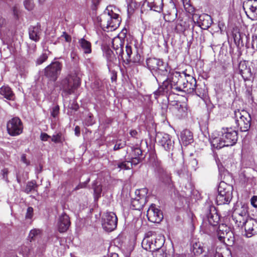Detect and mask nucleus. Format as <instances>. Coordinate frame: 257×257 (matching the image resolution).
<instances>
[{
	"label": "nucleus",
	"instance_id": "nucleus-1",
	"mask_svg": "<svg viewBox=\"0 0 257 257\" xmlns=\"http://www.w3.org/2000/svg\"><path fill=\"white\" fill-rule=\"evenodd\" d=\"M188 75L184 71L182 73L173 72L168 78L163 81L162 86L154 92L155 98L157 99L159 95L165 92L167 93L171 89L178 92L182 91L184 88L185 81Z\"/></svg>",
	"mask_w": 257,
	"mask_h": 257
},
{
	"label": "nucleus",
	"instance_id": "nucleus-2",
	"mask_svg": "<svg viewBox=\"0 0 257 257\" xmlns=\"http://www.w3.org/2000/svg\"><path fill=\"white\" fill-rule=\"evenodd\" d=\"M120 21L119 15L112 11L111 7H107L96 20L98 25L107 32L115 30L119 26Z\"/></svg>",
	"mask_w": 257,
	"mask_h": 257
},
{
	"label": "nucleus",
	"instance_id": "nucleus-3",
	"mask_svg": "<svg viewBox=\"0 0 257 257\" xmlns=\"http://www.w3.org/2000/svg\"><path fill=\"white\" fill-rule=\"evenodd\" d=\"M146 64L148 69L155 76L158 82L160 76H166L168 74V65L161 59L150 58L147 59Z\"/></svg>",
	"mask_w": 257,
	"mask_h": 257
},
{
	"label": "nucleus",
	"instance_id": "nucleus-4",
	"mask_svg": "<svg viewBox=\"0 0 257 257\" xmlns=\"http://www.w3.org/2000/svg\"><path fill=\"white\" fill-rule=\"evenodd\" d=\"M124 40L120 37H115L112 40V46L113 49L115 51L119 60H128L130 58V55L133 54V51L135 52L136 49L131 44L127 43L125 45V53L123 50Z\"/></svg>",
	"mask_w": 257,
	"mask_h": 257
},
{
	"label": "nucleus",
	"instance_id": "nucleus-5",
	"mask_svg": "<svg viewBox=\"0 0 257 257\" xmlns=\"http://www.w3.org/2000/svg\"><path fill=\"white\" fill-rule=\"evenodd\" d=\"M80 85L78 70H76L70 73L61 82L60 88L67 94L73 93Z\"/></svg>",
	"mask_w": 257,
	"mask_h": 257
},
{
	"label": "nucleus",
	"instance_id": "nucleus-6",
	"mask_svg": "<svg viewBox=\"0 0 257 257\" xmlns=\"http://www.w3.org/2000/svg\"><path fill=\"white\" fill-rule=\"evenodd\" d=\"M233 190L232 185L224 181L221 182L218 187V195L216 198L217 205L229 204L232 198Z\"/></svg>",
	"mask_w": 257,
	"mask_h": 257
},
{
	"label": "nucleus",
	"instance_id": "nucleus-7",
	"mask_svg": "<svg viewBox=\"0 0 257 257\" xmlns=\"http://www.w3.org/2000/svg\"><path fill=\"white\" fill-rule=\"evenodd\" d=\"M234 119L236 126L241 132H246L250 126L251 118L244 110H235L234 112Z\"/></svg>",
	"mask_w": 257,
	"mask_h": 257
},
{
	"label": "nucleus",
	"instance_id": "nucleus-8",
	"mask_svg": "<svg viewBox=\"0 0 257 257\" xmlns=\"http://www.w3.org/2000/svg\"><path fill=\"white\" fill-rule=\"evenodd\" d=\"M117 223V216L112 212H106L102 218V225L103 229L106 231H113L116 228Z\"/></svg>",
	"mask_w": 257,
	"mask_h": 257
},
{
	"label": "nucleus",
	"instance_id": "nucleus-9",
	"mask_svg": "<svg viewBox=\"0 0 257 257\" xmlns=\"http://www.w3.org/2000/svg\"><path fill=\"white\" fill-rule=\"evenodd\" d=\"M7 128L8 133L10 136H18L23 132V123L19 117H15L7 122Z\"/></svg>",
	"mask_w": 257,
	"mask_h": 257
},
{
	"label": "nucleus",
	"instance_id": "nucleus-10",
	"mask_svg": "<svg viewBox=\"0 0 257 257\" xmlns=\"http://www.w3.org/2000/svg\"><path fill=\"white\" fill-rule=\"evenodd\" d=\"M221 136L226 146H232L236 144L237 141V131L231 127L223 128L221 131Z\"/></svg>",
	"mask_w": 257,
	"mask_h": 257
},
{
	"label": "nucleus",
	"instance_id": "nucleus-11",
	"mask_svg": "<svg viewBox=\"0 0 257 257\" xmlns=\"http://www.w3.org/2000/svg\"><path fill=\"white\" fill-rule=\"evenodd\" d=\"M62 66V64L58 61L52 62L45 69L46 76L55 81L61 72Z\"/></svg>",
	"mask_w": 257,
	"mask_h": 257
},
{
	"label": "nucleus",
	"instance_id": "nucleus-12",
	"mask_svg": "<svg viewBox=\"0 0 257 257\" xmlns=\"http://www.w3.org/2000/svg\"><path fill=\"white\" fill-rule=\"evenodd\" d=\"M158 144L166 151L170 152L173 150L174 142L167 134L158 133L156 136Z\"/></svg>",
	"mask_w": 257,
	"mask_h": 257
},
{
	"label": "nucleus",
	"instance_id": "nucleus-13",
	"mask_svg": "<svg viewBox=\"0 0 257 257\" xmlns=\"http://www.w3.org/2000/svg\"><path fill=\"white\" fill-rule=\"evenodd\" d=\"M243 8L247 17L253 20L257 18V0H247L243 3Z\"/></svg>",
	"mask_w": 257,
	"mask_h": 257
},
{
	"label": "nucleus",
	"instance_id": "nucleus-14",
	"mask_svg": "<svg viewBox=\"0 0 257 257\" xmlns=\"http://www.w3.org/2000/svg\"><path fill=\"white\" fill-rule=\"evenodd\" d=\"M147 216L148 220L154 223H159L163 218L162 211L154 204H152L148 209Z\"/></svg>",
	"mask_w": 257,
	"mask_h": 257
},
{
	"label": "nucleus",
	"instance_id": "nucleus-15",
	"mask_svg": "<svg viewBox=\"0 0 257 257\" xmlns=\"http://www.w3.org/2000/svg\"><path fill=\"white\" fill-rule=\"evenodd\" d=\"M210 142L212 147L217 149L227 147L224 139H223V137L221 136V132H215L213 133L210 136Z\"/></svg>",
	"mask_w": 257,
	"mask_h": 257
},
{
	"label": "nucleus",
	"instance_id": "nucleus-16",
	"mask_svg": "<svg viewBox=\"0 0 257 257\" xmlns=\"http://www.w3.org/2000/svg\"><path fill=\"white\" fill-rule=\"evenodd\" d=\"M245 236L250 237L257 234V220L253 218H249L244 226Z\"/></svg>",
	"mask_w": 257,
	"mask_h": 257
},
{
	"label": "nucleus",
	"instance_id": "nucleus-17",
	"mask_svg": "<svg viewBox=\"0 0 257 257\" xmlns=\"http://www.w3.org/2000/svg\"><path fill=\"white\" fill-rule=\"evenodd\" d=\"M232 233L228 227L224 224L220 225L217 231V237L219 240L222 243H225V239H229Z\"/></svg>",
	"mask_w": 257,
	"mask_h": 257
},
{
	"label": "nucleus",
	"instance_id": "nucleus-18",
	"mask_svg": "<svg viewBox=\"0 0 257 257\" xmlns=\"http://www.w3.org/2000/svg\"><path fill=\"white\" fill-rule=\"evenodd\" d=\"M156 166V170L159 174L161 179L164 183L169 184L171 181L170 173L162 166L160 162H157Z\"/></svg>",
	"mask_w": 257,
	"mask_h": 257
},
{
	"label": "nucleus",
	"instance_id": "nucleus-19",
	"mask_svg": "<svg viewBox=\"0 0 257 257\" xmlns=\"http://www.w3.org/2000/svg\"><path fill=\"white\" fill-rule=\"evenodd\" d=\"M186 78V80L185 81L184 88L182 91H184L188 93H194L197 86V82L195 78L189 74Z\"/></svg>",
	"mask_w": 257,
	"mask_h": 257
},
{
	"label": "nucleus",
	"instance_id": "nucleus-20",
	"mask_svg": "<svg viewBox=\"0 0 257 257\" xmlns=\"http://www.w3.org/2000/svg\"><path fill=\"white\" fill-rule=\"evenodd\" d=\"M70 225L69 216L66 213L62 214L59 218L58 222V228L60 232H65Z\"/></svg>",
	"mask_w": 257,
	"mask_h": 257
},
{
	"label": "nucleus",
	"instance_id": "nucleus-21",
	"mask_svg": "<svg viewBox=\"0 0 257 257\" xmlns=\"http://www.w3.org/2000/svg\"><path fill=\"white\" fill-rule=\"evenodd\" d=\"M41 33V26L38 24L35 26H31L29 28V38L35 42L39 41Z\"/></svg>",
	"mask_w": 257,
	"mask_h": 257
},
{
	"label": "nucleus",
	"instance_id": "nucleus-22",
	"mask_svg": "<svg viewBox=\"0 0 257 257\" xmlns=\"http://www.w3.org/2000/svg\"><path fill=\"white\" fill-rule=\"evenodd\" d=\"M146 193V189H142L141 190H136L135 192V194L136 195L138 196L133 200L132 204L133 206H137L139 205L138 204H140L139 207L143 206V205L145 204L146 201V197L145 195V194Z\"/></svg>",
	"mask_w": 257,
	"mask_h": 257
},
{
	"label": "nucleus",
	"instance_id": "nucleus-23",
	"mask_svg": "<svg viewBox=\"0 0 257 257\" xmlns=\"http://www.w3.org/2000/svg\"><path fill=\"white\" fill-rule=\"evenodd\" d=\"M152 234V232H148L143 240L142 244L145 249L153 251L156 250V248L155 247V245H154L153 239L154 238H151Z\"/></svg>",
	"mask_w": 257,
	"mask_h": 257
},
{
	"label": "nucleus",
	"instance_id": "nucleus-24",
	"mask_svg": "<svg viewBox=\"0 0 257 257\" xmlns=\"http://www.w3.org/2000/svg\"><path fill=\"white\" fill-rule=\"evenodd\" d=\"M169 5L170 10L164 14V19L166 21H173L177 17V10L174 3L170 2Z\"/></svg>",
	"mask_w": 257,
	"mask_h": 257
},
{
	"label": "nucleus",
	"instance_id": "nucleus-25",
	"mask_svg": "<svg viewBox=\"0 0 257 257\" xmlns=\"http://www.w3.org/2000/svg\"><path fill=\"white\" fill-rule=\"evenodd\" d=\"M208 211L207 218L209 224L212 226L216 225L219 221V217L216 213L215 208L211 207Z\"/></svg>",
	"mask_w": 257,
	"mask_h": 257
},
{
	"label": "nucleus",
	"instance_id": "nucleus-26",
	"mask_svg": "<svg viewBox=\"0 0 257 257\" xmlns=\"http://www.w3.org/2000/svg\"><path fill=\"white\" fill-rule=\"evenodd\" d=\"M77 47L84 54H87L91 53V44L90 42L83 38L79 39Z\"/></svg>",
	"mask_w": 257,
	"mask_h": 257
},
{
	"label": "nucleus",
	"instance_id": "nucleus-27",
	"mask_svg": "<svg viewBox=\"0 0 257 257\" xmlns=\"http://www.w3.org/2000/svg\"><path fill=\"white\" fill-rule=\"evenodd\" d=\"M239 73L244 80H248L251 76V69L247 67L244 62H240L238 65Z\"/></svg>",
	"mask_w": 257,
	"mask_h": 257
},
{
	"label": "nucleus",
	"instance_id": "nucleus-28",
	"mask_svg": "<svg viewBox=\"0 0 257 257\" xmlns=\"http://www.w3.org/2000/svg\"><path fill=\"white\" fill-rule=\"evenodd\" d=\"M180 139L182 144L187 146L193 142V135L188 130H185L181 133Z\"/></svg>",
	"mask_w": 257,
	"mask_h": 257
},
{
	"label": "nucleus",
	"instance_id": "nucleus-29",
	"mask_svg": "<svg viewBox=\"0 0 257 257\" xmlns=\"http://www.w3.org/2000/svg\"><path fill=\"white\" fill-rule=\"evenodd\" d=\"M148 5L151 10L159 13L163 10V0H148Z\"/></svg>",
	"mask_w": 257,
	"mask_h": 257
},
{
	"label": "nucleus",
	"instance_id": "nucleus-30",
	"mask_svg": "<svg viewBox=\"0 0 257 257\" xmlns=\"http://www.w3.org/2000/svg\"><path fill=\"white\" fill-rule=\"evenodd\" d=\"M198 23L202 27L203 29H207L211 25V18L208 15L204 14L201 15L199 18Z\"/></svg>",
	"mask_w": 257,
	"mask_h": 257
},
{
	"label": "nucleus",
	"instance_id": "nucleus-31",
	"mask_svg": "<svg viewBox=\"0 0 257 257\" xmlns=\"http://www.w3.org/2000/svg\"><path fill=\"white\" fill-rule=\"evenodd\" d=\"M232 218L233 221L238 227H243L245 225L246 222L247 221L248 217H244L242 216L239 215V214L236 212H233Z\"/></svg>",
	"mask_w": 257,
	"mask_h": 257
},
{
	"label": "nucleus",
	"instance_id": "nucleus-32",
	"mask_svg": "<svg viewBox=\"0 0 257 257\" xmlns=\"http://www.w3.org/2000/svg\"><path fill=\"white\" fill-rule=\"evenodd\" d=\"M0 94L8 100H13L14 99V93L9 86H3L0 89Z\"/></svg>",
	"mask_w": 257,
	"mask_h": 257
},
{
	"label": "nucleus",
	"instance_id": "nucleus-33",
	"mask_svg": "<svg viewBox=\"0 0 257 257\" xmlns=\"http://www.w3.org/2000/svg\"><path fill=\"white\" fill-rule=\"evenodd\" d=\"M130 55V58L128 60H124L123 61H126L127 63L133 62L138 65H140L143 62L144 59L141 55L136 51V54L132 57Z\"/></svg>",
	"mask_w": 257,
	"mask_h": 257
},
{
	"label": "nucleus",
	"instance_id": "nucleus-34",
	"mask_svg": "<svg viewBox=\"0 0 257 257\" xmlns=\"http://www.w3.org/2000/svg\"><path fill=\"white\" fill-rule=\"evenodd\" d=\"M38 185H37L36 181L34 180L31 181L27 183L25 189V192L27 193H29L33 191H35Z\"/></svg>",
	"mask_w": 257,
	"mask_h": 257
},
{
	"label": "nucleus",
	"instance_id": "nucleus-35",
	"mask_svg": "<svg viewBox=\"0 0 257 257\" xmlns=\"http://www.w3.org/2000/svg\"><path fill=\"white\" fill-rule=\"evenodd\" d=\"M50 114L52 117V121H55L59 114V106L58 105L53 106L50 109Z\"/></svg>",
	"mask_w": 257,
	"mask_h": 257
},
{
	"label": "nucleus",
	"instance_id": "nucleus-36",
	"mask_svg": "<svg viewBox=\"0 0 257 257\" xmlns=\"http://www.w3.org/2000/svg\"><path fill=\"white\" fill-rule=\"evenodd\" d=\"M117 166V168L121 170H129L131 169V164H130V161H129L118 162Z\"/></svg>",
	"mask_w": 257,
	"mask_h": 257
},
{
	"label": "nucleus",
	"instance_id": "nucleus-37",
	"mask_svg": "<svg viewBox=\"0 0 257 257\" xmlns=\"http://www.w3.org/2000/svg\"><path fill=\"white\" fill-rule=\"evenodd\" d=\"M233 212H236L239 215L244 217H248L247 210L246 207L242 206L240 208H235Z\"/></svg>",
	"mask_w": 257,
	"mask_h": 257
},
{
	"label": "nucleus",
	"instance_id": "nucleus-38",
	"mask_svg": "<svg viewBox=\"0 0 257 257\" xmlns=\"http://www.w3.org/2000/svg\"><path fill=\"white\" fill-rule=\"evenodd\" d=\"M187 26L185 22L183 21H180L176 26V30L179 33L183 32L187 29Z\"/></svg>",
	"mask_w": 257,
	"mask_h": 257
},
{
	"label": "nucleus",
	"instance_id": "nucleus-39",
	"mask_svg": "<svg viewBox=\"0 0 257 257\" xmlns=\"http://www.w3.org/2000/svg\"><path fill=\"white\" fill-rule=\"evenodd\" d=\"M164 241V237L162 236H159L158 238L155 239L154 245H155V247L156 248V250L159 249L163 246Z\"/></svg>",
	"mask_w": 257,
	"mask_h": 257
},
{
	"label": "nucleus",
	"instance_id": "nucleus-40",
	"mask_svg": "<svg viewBox=\"0 0 257 257\" xmlns=\"http://www.w3.org/2000/svg\"><path fill=\"white\" fill-rule=\"evenodd\" d=\"M198 165V162L195 159H191L187 166L190 172L196 171Z\"/></svg>",
	"mask_w": 257,
	"mask_h": 257
},
{
	"label": "nucleus",
	"instance_id": "nucleus-41",
	"mask_svg": "<svg viewBox=\"0 0 257 257\" xmlns=\"http://www.w3.org/2000/svg\"><path fill=\"white\" fill-rule=\"evenodd\" d=\"M64 140V138L61 133L54 134L52 137V141L55 143H62Z\"/></svg>",
	"mask_w": 257,
	"mask_h": 257
},
{
	"label": "nucleus",
	"instance_id": "nucleus-42",
	"mask_svg": "<svg viewBox=\"0 0 257 257\" xmlns=\"http://www.w3.org/2000/svg\"><path fill=\"white\" fill-rule=\"evenodd\" d=\"M172 105L180 112L185 111L186 110L185 106L181 104L180 102L175 101L172 102Z\"/></svg>",
	"mask_w": 257,
	"mask_h": 257
},
{
	"label": "nucleus",
	"instance_id": "nucleus-43",
	"mask_svg": "<svg viewBox=\"0 0 257 257\" xmlns=\"http://www.w3.org/2000/svg\"><path fill=\"white\" fill-rule=\"evenodd\" d=\"M189 172H190V171L188 170L187 167L183 166L181 169L177 170V173L180 177H182L185 175H187Z\"/></svg>",
	"mask_w": 257,
	"mask_h": 257
},
{
	"label": "nucleus",
	"instance_id": "nucleus-44",
	"mask_svg": "<svg viewBox=\"0 0 257 257\" xmlns=\"http://www.w3.org/2000/svg\"><path fill=\"white\" fill-rule=\"evenodd\" d=\"M41 233V230L39 229H34L31 230L29 237L31 238V240L34 239L35 237L39 235Z\"/></svg>",
	"mask_w": 257,
	"mask_h": 257
},
{
	"label": "nucleus",
	"instance_id": "nucleus-45",
	"mask_svg": "<svg viewBox=\"0 0 257 257\" xmlns=\"http://www.w3.org/2000/svg\"><path fill=\"white\" fill-rule=\"evenodd\" d=\"M24 5L25 8L28 11H31L34 7V4L33 0H25L24 2Z\"/></svg>",
	"mask_w": 257,
	"mask_h": 257
},
{
	"label": "nucleus",
	"instance_id": "nucleus-46",
	"mask_svg": "<svg viewBox=\"0 0 257 257\" xmlns=\"http://www.w3.org/2000/svg\"><path fill=\"white\" fill-rule=\"evenodd\" d=\"M197 96L200 97H202L204 96L206 91L204 88L199 87L197 85L196 87L195 90L194 92Z\"/></svg>",
	"mask_w": 257,
	"mask_h": 257
},
{
	"label": "nucleus",
	"instance_id": "nucleus-47",
	"mask_svg": "<svg viewBox=\"0 0 257 257\" xmlns=\"http://www.w3.org/2000/svg\"><path fill=\"white\" fill-rule=\"evenodd\" d=\"M102 191V187L100 185H97L94 188V194L95 199H97L100 196Z\"/></svg>",
	"mask_w": 257,
	"mask_h": 257
},
{
	"label": "nucleus",
	"instance_id": "nucleus-48",
	"mask_svg": "<svg viewBox=\"0 0 257 257\" xmlns=\"http://www.w3.org/2000/svg\"><path fill=\"white\" fill-rule=\"evenodd\" d=\"M48 59V54L46 53H43L37 60V65H41Z\"/></svg>",
	"mask_w": 257,
	"mask_h": 257
},
{
	"label": "nucleus",
	"instance_id": "nucleus-49",
	"mask_svg": "<svg viewBox=\"0 0 257 257\" xmlns=\"http://www.w3.org/2000/svg\"><path fill=\"white\" fill-rule=\"evenodd\" d=\"M214 257H232L230 250H226L223 253L216 252Z\"/></svg>",
	"mask_w": 257,
	"mask_h": 257
},
{
	"label": "nucleus",
	"instance_id": "nucleus-50",
	"mask_svg": "<svg viewBox=\"0 0 257 257\" xmlns=\"http://www.w3.org/2000/svg\"><path fill=\"white\" fill-rule=\"evenodd\" d=\"M20 252L23 255L24 257H27L30 252V249L27 246H23L20 250Z\"/></svg>",
	"mask_w": 257,
	"mask_h": 257
},
{
	"label": "nucleus",
	"instance_id": "nucleus-51",
	"mask_svg": "<svg viewBox=\"0 0 257 257\" xmlns=\"http://www.w3.org/2000/svg\"><path fill=\"white\" fill-rule=\"evenodd\" d=\"M125 145L126 144L125 142H121L120 141H117L113 147V150L114 151L118 150L121 148H123Z\"/></svg>",
	"mask_w": 257,
	"mask_h": 257
},
{
	"label": "nucleus",
	"instance_id": "nucleus-52",
	"mask_svg": "<svg viewBox=\"0 0 257 257\" xmlns=\"http://www.w3.org/2000/svg\"><path fill=\"white\" fill-rule=\"evenodd\" d=\"M183 3L185 9L188 12H190L192 8L191 5L189 4V1L183 0Z\"/></svg>",
	"mask_w": 257,
	"mask_h": 257
},
{
	"label": "nucleus",
	"instance_id": "nucleus-53",
	"mask_svg": "<svg viewBox=\"0 0 257 257\" xmlns=\"http://www.w3.org/2000/svg\"><path fill=\"white\" fill-rule=\"evenodd\" d=\"M33 216V208L32 207H29L27 208L26 218L27 219H31Z\"/></svg>",
	"mask_w": 257,
	"mask_h": 257
},
{
	"label": "nucleus",
	"instance_id": "nucleus-54",
	"mask_svg": "<svg viewBox=\"0 0 257 257\" xmlns=\"http://www.w3.org/2000/svg\"><path fill=\"white\" fill-rule=\"evenodd\" d=\"M251 46L252 49L257 50V35H256L252 36Z\"/></svg>",
	"mask_w": 257,
	"mask_h": 257
},
{
	"label": "nucleus",
	"instance_id": "nucleus-55",
	"mask_svg": "<svg viewBox=\"0 0 257 257\" xmlns=\"http://www.w3.org/2000/svg\"><path fill=\"white\" fill-rule=\"evenodd\" d=\"M21 161L27 166L30 164V161L29 160L27 159L26 154H23L21 155Z\"/></svg>",
	"mask_w": 257,
	"mask_h": 257
},
{
	"label": "nucleus",
	"instance_id": "nucleus-56",
	"mask_svg": "<svg viewBox=\"0 0 257 257\" xmlns=\"http://www.w3.org/2000/svg\"><path fill=\"white\" fill-rule=\"evenodd\" d=\"M130 161V164H131V168H132L133 165L136 166L139 163L140 159L138 157H135V158L132 159L131 161Z\"/></svg>",
	"mask_w": 257,
	"mask_h": 257
},
{
	"label": "nucleus",
	"instance_id": "nucleus-57",
	"mask_svg": "<svg viewBox=\"0 0 257 257\" xmlns=\"http://www.w3.org/2000/svg\"><path fill=\"white\" fill-rule=\"evenodd\" d=\"M251 204L255 208H257V196H253L250 200Z\"/></svg>",
	"mask_w": 257,
	"mask_h": 257
},
{
	"label": "nucleus",
	"instance_id": "nucleus-58",
	"mask_svg": "<svg viewBox=\"0 0 257 257\" xmlns=\"http://www.w3.org/2000/svg\"><path fill=\"white\" fill-rule=\"evenodd\" d=\"M50 138H51V137L50 136H49L46 133H41V136H40V138H41V140L43 141H47L48 140V139H49Z\"/></svg>",
	"mask_w": 257,
	"mask_h": 257
},
{
	"label": "nucleus",
	"instance_id": "nucleus-59",
	"mask_svg": "<svg viewBox=\"0 0 257 257\" xmlns=\"http://www.w3.org/2000/svg\"><path fill=\"white\" fill-rule=\"evenodd\" d=\"M62 37H63L66 42H69L71 40V37L70 36L68 35L66 32H63Z\"/></svg>",
	"mask_w": 257,
	"mask_h": 257
},
{
	"label": "nucleus",
	"instance_id": "nucleus-60",
	"mask_svg": "<svg viewBox=\"0 0 257 257\" xmlns=\"http://www.w3.org/2000/svg\"><path fill=\"white\" fill-rule=\"evenodd\" d=\"M89 181V179H88L87 180V182H86L85 183L79 184L76 187L75 189V190H78L80 188H82L85 187L86 186V185L87 183Z\"/></svg>",
	"mask_w": 257,
	"mask_h": 257
},
{
	"label": "nucleus",
	"instance_id": "nucleus-61",
	"mask_svg": "<svg viewBox=\"0 0 257 257\" xmlns=\"http://www.w3.org/2000/svg\"><path fill=\"white\" fill-rule=\"evenodd\" d=\"M74 131H75V135L76 136H79V135L80 134V129L79 126H76L75 127Z\"/></svg>",
	"mask_w": 257,
	"mask_h": 257
},
{
	"label": "nucleus",
	"instance_id": "nucleus-62",
	"mask_svg": "<svg viewBox=\"0 0 257 257\" xmlns=\"http://www.w3.org/2000/svg\"><path fill=\"white\" fill-rule=\"evenodd\" d=\"M137 132L136 130H132L130 131V134L131 136L133 137H135L137 135Z\"/></svg>",
	"mask_w": 257,
	"mask_h": 257
},
{
	"label": "nucleus",
	"instance_id": "nucleus-63",
	"mask_svg": "<svg viewBox=\"0 0 257 257\" xmlns=\"http://www.w3.org/2000/svg\"><path fill=\"white\" fill-rule=\"evenodd\" d=\"M100 0H92V3L95 6H96L99 3Z\"/></svg>",
	"mask_w": 257,
	"mask_h": 257
},
{
	"label": "nucleus",
	"instance_id": "nucleus-64",
	"mask_svg": "<svg viewBox=\"0 0 257 257\" xmlns=\"http://www.w3.org/2000/svg\"><path fill=\"white\" fill-rule=\"evenodd\" d=\"M3 176L4 177H5V175H7L8 171L6 169L4 170L3 171Z\"/></svg>",
	"mask_w": 257,
	"mask_h": 257
}]
</instances>
